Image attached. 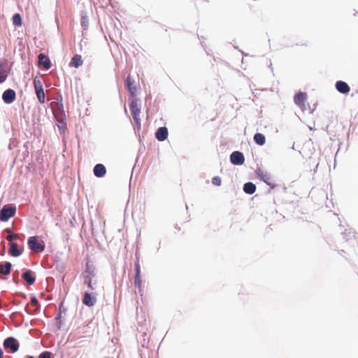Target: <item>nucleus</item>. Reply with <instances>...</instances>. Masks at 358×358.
<instances>
[{
	"mask_svg": "<svg viewBox=\"0 0 358 358\" xmlns=\"http://www.w3.org/2000/svg\"><path fill=\"white\" fill-rule=\"evenodd\" d=\"M130 110L135 124L140 127L141 126V107L140 101L137 99H134L130 104Z\"/></svg>",
	"mask_w": 358,
	"mask_h": 358,
	"instance_id": "f257e3e1",
	"label": "nucleus"
},
{
	"mask_svg": "<svg viewBox=\"0 0 358 358\" xmlns=\"http://www.w3.org/2000/svg\"><path fill=\"white\" fill-rule=\"evenodd\" d=\"M16 208L10 205H6L0 210V220L2 222L8 221L15 214Z\"/></svg>",
	"mask_w": 358,
	"mask_h": 358,
	"instance_id": "f03ea898",
	"label": "nucleus"
},
{
	"mask_svg": "<svg viewBox=\"0 0 358 358\" xmlns=\"http://www.w3.org/2000/svg\"><path fill=\"white\" fill-rule=\"evenodd\" d=\"M27 243L29 248L35 252H41L45 250V245L42 241H38L36 236L29 237Z\"/></svg>",
	"mask_w": 358,
	"mask_h": 358,
	"instance_id": "7ed1b4c3",
	"label": "nucleus"
},
{
	"mask_svg": "<svg viewBox=\"0 0 358 358\" xmlns=\"http://www.w3.org/2000/svg\"><path fill=\"white\" fill-rule=\"evenodd\" d=\"M256 174L257 177L262 181H264L266 184L269 185L271 188L275 187L276 185L274 183L273 180L271 175L266 171L258 169L256 171Z\"/></svg>",
	"mask_w": 358,
	"mask_h": 358,
	"instance_id": "20e7f679",
	"label": "nucleus"
},
{
	"mask_svg": "<svg viewBox=\"0 0 358 358\" xmlns=\"http://www.w3.org/2000/svg\"><path fill=\"white\" fill-rule=\"evenodd\" d=\"M134 285L138 287V291L141 292L142 289V280L141 275V266L139 260L137 259L134 264Z\"/></svg>",
	"mask_w": 358,
	"mask_h": 358,
	"instance_id": "39448f33",
	"label": "nucleus"
},
{
	"mask_svg": "<svg viewBox=\"0 0 358 358\" xmlns=\"http://www.w3.org/2000/svg\"><path fill=\"white\" fill-rule=\"evenodd\" d=\"M3 347L5 349H10L11 352L14 353L19 349V343L13 337L7 338L3 342Z\"/></svg>",
	"mask_w": 358,
	"mask_h": 358,
	"instance_id": "423d86ee",
	"label": "nucleus"
},
{
	"mask_svg": "<svg viewBox=\"0 0 358 358\" xmlns=\"http://www.w3.org/2000/svg\"><path fill=\"white\" fill-rule=\"evenodd\" d=\"M231 162L235 165H242L245 162V158L242 152L235 151L230 156Z\"/></svg>",
	"mask_w": 358,
	"mask_h": 358,
	"instance_id": "0eeeda50",
	"label": "nucleus"
},
{
	"mask_svg": "<svg viewBox=\"0 0 358 358\" xmlns=\"http://www.w3.org/2000/svg\"><path fill=\"white\" fill-rule=\"evenodd\" d=\"M307 100V94L304 92H299L294 97V103L301 109L305 108V103Z\"/></svg>",
	"mask_w": 358,
	"mask_h": 358,
	"instance_id": "6e6552de",
	"label": "nucleus"
},
{
	"mask_svg": "<svg viewBox=\"0 0 358 358\" xmlns=\"http://www.w3.org/2000/svg\"><path fill=\"white\" fill-rule=\"evenodd\" d=\"M15 92L13 90L11 89L6 90L2 95V99L3 101L6 103H13L15 101Z\"/></svg>",
	"mask_w": 358,
	"mask_h": 358,
	"instance_id": "1a4fd4ad",
	"label": "nucleus"
},
{
	"mask_svg": "<svg viewBox=\"0 0 358 358\" xmlns=\"http://www.w3.org/2000/svg\"><path fill=\"white\" fill-rule=\"evenodd\" d=\"M96 301V296L94 294L89 293V292H85L84 294L83 303L85 306H89V307L93 306L95 304Z\"/></svg>",
	"mask_w": 358,
	"mask_h": 358,
	"instance_id": "9d476101",
	"label": "nucleus"
},
{
	"mask_svg": "<svg viewBox=\"0 0 358 358\" xmlns=\"http://www.w3.org/2000/svg\"><path fill=\"white\" fill-rule=\"evenodd\" d=\"M10 249L8 250V254L13 257H19L22 254L23 248H19L18 245L16 243L11 242L10 243Z\"/></svg>",
	"mask_w": 358,
	"mask_h": 358,
	"instance_id": "9b49d317",
	"label": "nucleus"
},
{
	"mask_svg": "<svg viewBox=\"0 0 358 358\" xmlns=\"http://www.w3.org/2000/svg\"><path fill=\"white\" fill-rule=\"evenodd\" d=\"M38 64L43 66L46 70L49 69L51 66V62L48 57L41 53L38 55Z\"/></svg>",
	"mask_w": 358,
	"mask_h": 358,
	"instance_id": "f8f14e48",
	"label": "nucleus"
},
{
	"mask_svg": "<svg viewBox=\"0 0 358 358\" xmlns=\"http://www.w3.org/2000/svg\"><path fill=\"white\" fill-rule=\"evenodd\" d=\"M336 88L342 94H348L350 90L349 85L345 82L341 80L336 82Z\"/></svg>",
	"mask_w": 358,
	"mask_h": 358,
	"instance_id": "ddd939ff",
	"label": "nucleus"
},
{
	"mask_svg": "<svg viewBox=\"0 0 358 358\" xmlns=\"http://www.w3.org/2000/svg\"><path fill=\"white\" fill-rule=\"evenodd\" d=\"M22 277L29 285H33L35 282L36 278L34 276V273L30 270H27L23 273Z\"/></svg>",
	"mask_w": 358,
	"mask_h": 358,
	"instance_id": "4468645a",
	"label": "nucleus"
},
{
	"mask_svg": "<svg viewBox=\"0 0 358 358\" xmlns=\"http://www.w3.org/2000/svg\"><path fill=\"white\" fill-rule=\"evenodd\" d=\"M84 280H86V278L93 279L95 276L94 269L92 266H90L89 263H87L85 271L83 273Z\"/></svg>",
	"mask_w": 358,
	"mask_h": 358,
	"instance_id": "2eb2a0df",
	"label": "nucleus"
},
{
	"mask_svg": "<svg viewBox=\"0 0 358 358\" xmlns=\"http://www.w3.org/2000/svg\"><path fill=\"white\" fill-rule=\"evenodd\" d=\"M156 138L160 141H164L168 136V129L165 127L159 128L155 134Z\"/></svg>",
	"mask_w": 358,
	"mask_h": 358,
	"instance_id": "dca6fc26",
	"label": "nucleus"
},
{
	"mask_svg": "<svg viewBox=\"0 0 358 358\" xmlns=\"http://www.w3.org/2000/svg\"><path fill=\"white\" fill-rule=\"evenodd\" d=\"M93 171H94V174L96 177L101 178V177H103L106 174V169L103 164H98L94 167Z\"/></svg>",
	"mask_w": 358,
	"mask_h": 358,
	"instance_id": "f3484780",
	"label": "nucleus"
},
{
	"mask_svg": "<svg viewBox=\"0 0 358 358\" xmlns=\"http://www.w3.org/2000/svg\"><path fill=\"white\" fill-rule=\"evenodd\" d=\"M12 264L10 262L0 263V275H7L10 273Z\"/></svg>",
	"mask_w": 358,
	"mask_h": 358,
	"instance_id": "a211bd4d",
	"label": "nucleus"
},
{
	"mask_svg": "<svg viewBox=\"0 0 358 358\" xmlns=\"http://www.w3.org/2000/svg\"><path fill=\"white\" fill-rule=\"evenodd\" d=\"M83 62L82 59V57L80 55H76L71 59V61L69 64L70 66H73L75 68H78L83 64Z\"/></svg>",
	"mask_w": 358,
	"mask_h": 358,
	"instance_id": "6ab92c4d",
	"label": "nucleus"
},
{
	"mask_svg": "<svg viewBox=\"0 0 358 358\" xmlns=\"http://www.w3.org/2000/svg\"><path fill=\"white\" fill-rule=\"evenodd\" d=\"M243 190L246 194H252L256 191V186L252 182H246L243 186Z\"/></svg>",
	"mask_w": 358,
	"mask_h": 358,
	"instance_id": "aec40b11",
	"label": "nucleus"
},
{
	"mask_svg": "<svg viewBox=\"0 0 358 358\" xmlns=\"http://www.w3.org/2000/svg\"><path fill=\"white\" fill-rule=\"evenodd\" d=\"M254 141L259 145H263L266 143L265 136L260 133H257L255 134Z\"/></svg>",
	"mask_w": 358,
	"mask_h": 358,
	"instance_id": "412c9836",
	"label": "nucleus"
},
{
	"mask_svg": "<svg viewBox=\"0 0 358 358\" xmlns=\"http://www.w3.org/2000/svg\"><path fill=\"white\" fill-rule=\"evenodd\" d=\"M35 92L38 101L41 103H44L45 101V96L43 88L35 90Z\"/></svg>",
	"mask_w": 358,
	"mask_h": 358,
	"instance_id": "4be33fe9",
	"label": "nucleus"
},
{
	"mask_svg": "<svg viewBox=\"0 0 358 358\" xmlns=\"http://www.w3.org/2000/svg\"><path fill=\"white\" fill-rule=\"evenodd\" d=\"M126 85L128 91L132 94V96H134L136 93V88L133 86V82L130 77L127 78Z\"/></svg>",
	"mask_w": 358,
	"mask_h": 358,
	"instance_id": "5701e85b",
	"label": "nucleus"
},
{
	"mask_svg": "<svg viewBox=\"0 0 358 358\" xmlns=\"http://www.w3.org/2000/svg\"><path fill=\"white\" fill-rule=\"evenodd\" d=\"M13 23L17 27L22 25V17L19 13H16L13 16Z\"/></svg>",
	"mask_w": 358,
	"mask_h": 358,
	"instance_id": "b1692460",
	"label": "nucleus"
},
{
	"mask_svg": "<svg viewBox=\"0 0 358 358\" xmlns=\"http://www.w3.org/2000/svg\"><path fill=\"white\" fill-rule=\"evenodd\" d=\"M34 86L35 90L43 88L42 82L39 78H38V77L34 78Z\"/></svg>",
	"mask_w": 358,
	"mask_h": 358,
	"instance_id": "393cba45",
	"label": "nucleus"
},
{
	"mask_svg": "<svg viewBox=\"0 0 358 358\" xmlns=\"http://www.w3.org/2000/svg\"><path fill=\"white\" fill-rule=\"evenodd\" d=\"M3 66L0 64V83H3L7 78V75L3 71Z\"/></svg>",
	"mask_w": 358,
	"mask_h": 358,
	"instance_id": "a878e982",
	"label": "nucleus"
},
{
	"mask_svg": "<svg viewBox=\"0 0 358 358\" xmlns=\"http://www.w3.org/2000/svg\"><path fill=\"white\" fill-rule=\"evenodd\" d=\"M84 283L87 285V287L90 290H93L94 289L93 286V279H90L86 278V280H84Z\"/></svg>",
	"mask_w": 358,
	"mask_h": 358,
	"instance_id": "bb28decb",
	"label": "nucleus"
},
{
	"mask_svg": "<svg viewBox=\"0 0 358 358\" xmlns=\"http://www.w3.org/2000/svg\"><path fill=\"white\" fill-rule=\"evenodd\" d=\"M212 183L216 186H220L222 183L221 178L219 176H215L212 179Z\"/></svg>",
	"mask_w": 358,
	"mask_h": 358,
	"instance_id": "cd10ccee",
	"label": "nucleus"
},
{
	"mask_svg": "<svg viewBox=\"0 0 358 358\" xmlns=\"http://www.w3.org/2000/svg\"><path fill=\"white\" fill-rule=\"evenodd\" d=\"M88 23V19L86 15H83L81 17V24L83 27H87Z\"/></svg>",
	"mask_w": 358,
	"mask_h": 358,
	"instance_id": "c85d7f7f",
	"label": "nucleus"
},
{
	"mask_svg": "<svg viewBox=\"0 0 358 358\" xmlns=\"http://www.w3.org/2000/svg\"><path fill=\"white\" fill-rule=\"evenodd\" d=\"M38 358H52L50 352H44L41 353Z\"/></svg>",
	"mask_w": 358,
	"mask_h": 358,
	"instance_id": "c756f323",
	"label": "nucleus"
},
{
	"mask_svg": "<svg viewBox=\"0 0 358 358\" xmlns=\"http://www.w3.org/2000/svg\"><path fill=\"white\" fill-rule=\"evenodd\" d=\"M18 235L16 234H12L6 236V240L8 241H12L13 239H17L18 238Z\"/></svg>",
	"mask_w": 358,
	"mask_h": 358,
	"instance_id": "7c9ffc66",
	"label": "nucleus"
},
{
	"mask_svg": "<svg viewBox=\"0 0 358 358\" xmlns=\"http://www.w3.org/2000/svg\"><path fill=\"white\" fill-rule=\"evenodd\" d=\"M31 303L33 305V306H38V301L37 300V299L35 297V296H33L31 298Z\"/></svg>",
	"mask_w": 358,
	"mask_h": 358,
	"instance_id": "2f4dec72",
	"label": "nucleus"
},
{
	"mask_svg": "<svg viewBox=\"0 0 358 358\" xmlns=\"http://www.w3.org/2000/svg\"><path fill=\"white\" fill-rule=\"evenodd\" d=\"M3 352L1 350H0V358L3 357Z\"/></svg>",
	"mask_w": 358,
	"mask_h": 358,
	"instance_id": "473e14b6",
	"label": "nucleus"
},
{
	"mask_svg": "<svg viewBox=\"0 0 358 358\" xmlns=\"http://www.w3.org/2000/svg\"><path fill=\"white\" fill-rule=\"evenodd\" d=\"M6 231L8 233H11V230L10 229H6Z\"/></svg>",
	"mask_w": 358,
	"mask_h": 358,
	"instance_id": "72a5a7b5",
	"label": "nucleus"
},
{
	"mask_svg": "<svg viewBox=\"0 0 358 358\" xmlns=\"http://www.w3.org/2000/svg\"><path fill=\"white\" fill-rule=\"evenodd\" d=\"M300 45H306V43H301Z\"/></svg>",
	"mask_w": 358,
	"mask_h": 358,
	"instance_id": "f704fd0d",
	"label": "nucleus"
},
{
	"mask_svg": "<svg viewBox=\"0 0 358 358\" xmlns=\"http://www.w3.org/2000/svg\"><path fill=\"white\" fill-rule=\"evenodd\" d=\"M27 358H34V357H32V356H29V357H28Z\"/></svg>",
	"mask_w": 358,
	"mask_h": 358,
	"instance_id": "c9c22d12",
	"label": "nucleus"
}]
</instances>
